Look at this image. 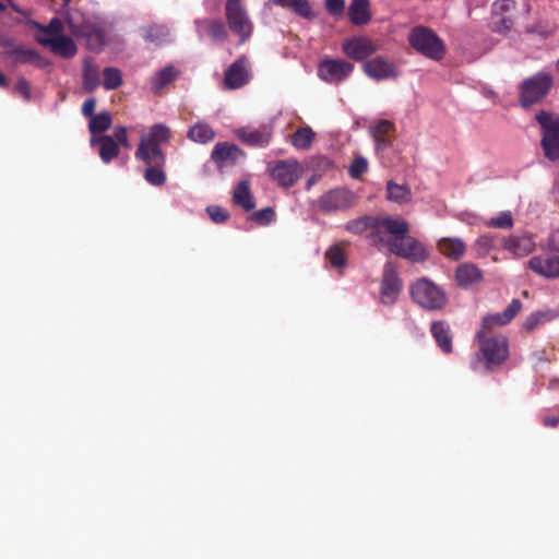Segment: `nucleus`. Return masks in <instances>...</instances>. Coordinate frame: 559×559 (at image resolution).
I'll list each match as a JSON object with an SVG mask.
<instances>
[{
    "label": "nucleus",
    "instance_id": "nucleus-25",
    "mask_svg": "<svg viewBox=\"0 0 559 559\" xmlns=\"http://www.w3.org/2000/svg\"><path fill=\"white\" fill-rule=\"evenodd\" d=\"M91 144L98 145L99 157L105 164H109L120 153L118 143L110 135L92 136Z\"/></svg>",
    "mask_w": 559,
    "mask_h": 559
},
{
    "label": "nucleus",
    "instance_id": "nucleus-5",
    "mask_svg": "<svg viewBox=\"0 0 559 559\" xmlns=\"http://www.w3.org/2000/svg\"><path fill=\"white\" fill-rule=\"evenodd\" d=\"M536 121L542 128V147L544 155L551 162L559 160V117L548 111H539Z\"/></svg>",
    "mask_w": 559,
    "mask_h": 559
},
{
    "label": "nucleus",
    "instance_id": "nucleus-10",
    "mask_svg": "<svg viewBox=\"0 0 559 559\" xmlns=\"http://www.w3.org/2000/svg\"><path fill=\"white\" fill-rule=\"evenodd\" d=\"M354 66L343 59H324L318 66L319 78L330 84H338L346 80Z\"/></svg>",
    "mask_w": 559,
    "mask_h": 559
},
{
    "label": "nucleus",
    "instance_id": "nucleus-27",
    "mask_svg": "<svg viewBox=\"0 0 559 559\" xmlns=\"http://www.w3.org/2000/svg\"><path fill=\"white\" fill-rule=\"evenodd\" d=\"M4 55L13 58V61L17 64H34L38 68L46 66V62L40 55L32 48L15 46L13 49L7 50Z\"/></svg>",
    "mask_w": 559,
    "mask_h": 559
},
{
    "label": "nucleus",
    "instance_id": "nucleus-16",
    "mask_svg": "<svg viewBox=\"0 0 559 559\" xmlns=\"http://www.w3.org/2000/svg\"><path fill=\"white\" fill-rule=\"evenodd\" d=\"M369 133L374 141L376 151L380 153L392 146L396 136V128L392 121L380 119L369 127Z\"/></svg>",
    "mask_w": 559,
    "mask_h": 559
},
{
    "label": "nucleus",
    "instance_id": "nucleus-1",
    "mask_svg": "<svg viewBox=\"0 0 559 559\" xmlns=\"http://www.w3.org/2000/svg\"><path fill=\"white\" fill-rule=\"evenodd\" d=\"M408 223L403 218L384 217L377 222L373 241L385 245L390 252L413 262H423L428 254L425 247L407 235Z\"/></svg>",
    "mask_w": 559,
    "mask_h": 559
},
{
    "label": "nucleus",
    "instance_id": "nucleus-38",
    "mask_svg": "<svg viewBox=\"0 0 559 559\" xmlns=\"http://www.w3.org/2000/svg\"><path fill=\"white\" fill-rule=\"evenodd\" d=\"M169 29L165 25L154 24L145 28L144 38L146 41L157 46L168 41Z\"/></svg>",
    "mask_w": 559,
    "mask_h": 559
},
{
    "label": "nucleus",
    "instance_id": "nucleus-11",
    "mask_svg": "<svg viewBox=\"0 0 559 559\" xmlns=\"http://www.w3.org/2000/svg\"><path fill=\"white\" fill-rule=\"evenodd\" d=\"M402 290V280L395 266L386 263L383 269L382 278L380 283V301L385 306L393 305Z\"/></svg>",
    "mask_w": 559,
    "mask_h": 559
},
{
    "label": "nucleus",
    "instance_id": "nucleus-19",
    "mask_svg": "<svg viewBox=\"0 0 559 559\" xmlns=\"http://www.w3.org/2000/svg\"><path fill=\"white\" fill-rule=\"evenodd\" d=\"M527 265L540 277L559 278V255H535L528 260Z\"/></svg>",
    "mask_w": 559,
    "mask_h": 559
},
{
    "label": "nucleus",
    "instance_id": "nucleus-48",
    "mask_svg": "<svg viewBox=\"0 0 559 559\" xmlns=\"http://www.w3.org/2000/svg\"><path fill=\"white\" fill-rule=\"evenodd\" d=\"M368 169V163L362 156L354 158L349 166V175L352 178H359Z\"/></svg>",
    "mask_w": 559,
    "mask_h": 559
},
{
    "label": "nucleus",
    "instance_id": "nucleus-17",
    "mask_svg": "<svg viewBox=\"0 0 559 559\" xmlns=\"http://www.w3.org/2000/svg\"><path fill=\"white\" fill-rule=\"evenodd\" d=\"M135 158L146 166L143 177L147 183L162 187L166 182V156H135Z\"/></svg>",
    "mask_w": 559,
    "mask_h": 559
},
{
    "label": "nucleus",
    "instance_id": "nucleus-9",
    "mask_svg": "<svg viewBox=\"0 0 559 559\" xmlns=\"http://www.w3.org/2000/svg\"><path fill=\"white\" fill-rule=\"evenodd\" d=\"M354 200L355 197L352 191L345 188H336L322 194L317 201V206L321 212L329 214L349 209Z\"/></svg>",
    "mask_w": 559,
    "mask_h": 559
},
{
    "label": "nucleus",
    "instance_id": "nucleus-54",
    "mask_svg": "<svg viewBox=\"0 0 559 559\" xmlns=\"http://www.w3.org/2000/svg\"><path fill=\"white\" fill-rule=\"evenodd\" d=\"M547 248L550 251L559 252V229L551 231L548 236Z\"/></svg>",
    "mask_w": 559,
    "mask_h": 559
},
{
    "label": "nucleus",
    "instance_id": "nucleus-50",
    "mask_svg": "<svg viewBox=\"0 0 559 559\" xmlns=\"http://www.w3.org/2000/svg\"><path fill=\"white\" fill-rule=\"evenodd\" d=\"M14 92L21 95L25 100L31 99V85L24 78H19L14 85Z\"/></svg>",
    "mask_w": 559,
    "mask_h": 559
},
{
    "label": "nucleus",
    "instance_id": "nucleus-33",
    "mask_svg": "<svg viewBox=\"0 0 559 559\" xmlns=\"http://www.w3.org/2000/svg\"><path fill=\"white\" fill-rule=\"evenodd\" d=\"M233 201L236 205L241 206L247 212L254 209L255 202L250 191L249 181L241 180L237 183L234 188Z\"/></svg>",
    "mask_w": 559,
    "mask_h": 559
},
{
    "label": "nucleus",
    "instance_id": "nucleus-34",
    "mask_svg": "<svg viewBox=\"0 0 559 559\" xmlns=\"http://www.w3.org/2000/svg\"><path fill=\"white\" fill-rule=\"evenodd\" d=\"M187 138L192 142L206 144L214 140L215 132L209 123L198 121L189 128Z\"/></svg>",
    "mask_w": 559,
    "mask_h": 559
},
{
    "label": "nucleus",
    "instance_id": "nucleus-60",
    "mask_svg": "<svg viewBox=\"0 0 559 559\" xmlns=\"http://www.w3.org/2000/svg\"><path fill=\"white\" fill-rule=\"evenodd\" d=\"M7 9V7L0 2V11H4Z\"/></svg>",
    "mask_w": 559,
    "mask_h": 559
},
{
    "label": "nucleus",
    "instance_id": "nucleus-31",
    "mask_svg": "<svg viewBox=\"0 0 559 559\" xmlns=\"http://www.w3.org/2000/svg\"><path fill=\"white\" fill-rule=\"evenodd\" d=\"M82 78L85 92L92 93L99 86V68L92 58L84 59Z\"/></svg>",
    "mask_w": 559,
    "mask_h": 559
},
{
    "label": "nucleus",
    "instance_id": "nucleus-13",
    "mask_svg": "<svg viewBox=\"0 0 559 559\" xmlns=\"http://www.w3.org/2000/svg\"><path fill=\"white\" fill-rule=\"evenodd\" d=\"M343 52L354 61H366V59L377 52V45L368 37L356 36L347 38L342 44Z\"/></svg>",
    "mask_w": 559,
    "mask_h": 559
},
{
    "label": "nucleus",
    "instance_id": "nucleus-30",
    "mask_svg": "<svg viewBox=\"0 0 559 559\" xmlns=\"http://www.w3.org/2000/svg\"><path fill=\"white\" fill-rule=\"evenodd\" d=\"M179 75L174 66H167L156 72L151 80V88L154 94L160 95L166 86L173 83Z\"/></svg>",
    "mask_w": 559,
    "mask_h": 559
},
{
    "label": "nucleus",
    "instance_id": "nucleus-26",
    "mask_svg": "<svg viewBox=\"0 0 559 559\" xmlns=\"http://www.w3.org/2000/svg\"><path fill=\"white\" fill-rule=\"evenodd\" d=\"M236 136L249 146L264 147L270 143L271 132L266 129L240 128L236 130Z\"/></svg>",
    "mask_w": 559,
    "mask_h": 559
},
{
    "label": "nucleus",
    "instance_id": "nucleus-18",
    "mask_svg": "<svg viewBox=\"0 0 559 559\" xmlns=\"http://www.w3.org/2000/svg\"><path fill=\"white\" fill-rule=\"evenodd\" d=\"M362 69L367 76L376 81L395 79L399 75L395 64L383 57H374L365 61Z\"/></svg>",
    "mask_w": 559,
    "mask_h": 559
},
{
    "label": "nucleus",
    "instance_id": "nucleus-23",
    "mask_svg": "<svg viewBox=\"0 0 559 559\" xmlns=\"http://www.w3.org/2000/svg\"><path fill=\"white\" fill-rule=\"evenodd\" d=\"M522 309V302L519 299H512L510 305L499 313L484 317L480 331L491 329L492 326L506 325L511 322Z\"/></svg>",
    "mask_w": 559,
    "mask_h": 559
},
{
    "label": "nucleus",
    "instance_id": "nucleus-45",
    "mask_svg": "<svg viewBox=\"0 0 559 559\" xmlns=\"http://www.w3.org/2000/svg\"><path fill=\"white\" fill-rule=\"evenodd\" d=\"M514 25V19L512 15H500L493 17L492 31L499 34H507L511 31Z\"/></svg>",
    "mask_w": 559,
    "mask_h": 559
},
{
    "label": "nucleus",
    "instance_id": "nucleus-62",
    "mask_svg": "<svg viewBox=\"0 0 559 559\" xmlns=\"http://www.w3.org/2000/svg\"><path fill=\"white\" fill-rule=\"evenodd\" d=\"M71 0H63L64 2V5H68L70 3Z\"/></svg>",
    "mask_w": 559,
    "mask_h": 559
},
{
    "label": "nucleus",
    "instance_id": "nucleus-3",
    "mask_svg": "<svg viewBox=\"0 0 559 559\" xmlns=\"http://www.w3.org/2000/svg\"><path fill=\"white\" fill-rule=\"evenodd\" d=\"M479 344L477 360L485 364L487 369L501 365L509 356L508 340L503 335H489L485 331L476 333Z\"/></svg>",
    "mask_w": 559,
    "mask_h": 559
},
{
    "label": "nucleus",
    "instance_id": "nucleus-36",
    "mask_svg": "<svg viewBox=\"0 0 559 559\" xmlns=\"http://www.w3.org/2000/svg\"><path fill=\"white\" fill-rule=\"evenodd\" d=\"M111 123L112 119L110 114L108 111H103L97 115H94L91 118L88 123V130L92 136L103 135L102 133L108 130Z\"/></svg>",
    "mask_w": 559,
    "mask_h": 559
},
{
    "label": "nucleus",
    "instance_id": "nucleus-2",
    "mask_svg": "<svg viewBox=\"0 0 559 559\" xmlns=\"http://www.w3.org/2000/svg\"><path fill=\"white\" fill-rule=\"evenodd\" d=\"M413 301L425 310L439 311L448 304V294L428 277H420L409 288Z\"/></svg>",
    "mask_w": 559,
    "mask_h": 559
},
{
    "label": "nucleus",
    "instance_id": "nucleus-51",
    "mask_svg": "<svg viewBox=\"0 0 559 559\" xmlns=\"http://www.w3.org/2000/svg\"><path fill=\"white\" fill-rule=\"evenodd\" d=\"M38 28L47 34L61 35L63 24L58 17H53L47 26L37 25Z\"/></svg>",
    "mask_w": 559,
    "mask_h": 559
},
{
    "label": "nucleus",
    "instance_id": "nucleus-42",
    "mask_svg": "<svg viewBox=\"0 0 559 559\" xmlns=\"http://www.w3.org/2000/svg\"><path fill=\"white\" fill-rule=\"evenodd\" d=\"M122 84L121 71L117 68H105L104 69V81L103 86L108 90H116Z\"/></svg>",
    "mask_w": 559,
    "mask_h": 559
},
{
    "label": "nucleus",
    "instance_id": "nucleus-47",
    "mask_svg": "<svg viewBox=\"0 0 559 559\" xmlns=\"http://www.w3.org/2000/svg\"><path fill=\"white\" fill-rule=\"evenodd\" d=\"M206 213L209 214L212 222L215 224H223L229 218V213L226 209L218 205H210L206 207Z\"/></svg>",
    "mask_w": 559,
    "mask_h": 559
},
{
    "label": "nucleus",
    "instance_id": "nucleus-58",
    "mask_svg": "<svg viewBox=\"0 0 559 559\" xmlns=\"http://www.w3.org/2000/svg\"><path fill=\"white\" fill-rule=\"evenodd\" d=\"M9 86V80L4 74L0 73V87L7 88Z\"/></svg>",
    "mask_w": 559,
    "mask_h": 559
},
{
    "label": "nucleus",
    "instance_id": "nucleus-15",
    "mask_svg": "<svg viewBox=\"0 0 559 559\" xmlns=\"http://www.w3.org/2000/svg\"><path fill=\"white\" fill-rule=\"evenodd\" d=\"M301 175V168L297 160H278L271 168V177L282 187L294 186Z\"/></svg>",
    "mask_w": 559,
    "mask_h": 559
},
{
    "label": "nucleus",
    "instance_id": "nucleus-43",
    "mask_svg": "<svg viewBox=\"0 0 559 559\" xmlns=\"http://www.w3.org/2000/svg\"><path fill=\"white\" fill-rule=\"evenodd\" d=\"M514 221L511 212H500L498 216L490 218L487 226L491 228L510 229L513 227Z\"/></svg>",
    "mask_w": 559,
    "mask_h": 559
},
{
    "label": "nucleus",
    "instance_id": "nucleus-29",
    "mask_svg": "<svg viewBox=\"0 0 559 559\" xmlns=\"http://www.w3.org/2000/svg\"><path fill=\"white\" fill-rule=\"evenodd\" d=\"M437 246L444 257L454 261L460 260L466 250L464 241L460 238H441Z\"/></svg>",
    "mask_w": 559,
    "mask_h": 559
},
{
    "label": "nucleus",
    "instance_id": "nucleus-6",
    "mask_svg": "<svg viewBox=\"0 0 559 559\" xmlns=\"http://www.w3.org/2000/svg\"><path fill=\"white\" fill-rule=\"evenodd\" d=\"M225 15L229 29L239 36V45L245 44L252 34V23L241 0H227Z\"/></svg>",
    "mask_w": 559,
    "mask_h": 559
},
{
    "label": "nucleus",
    "instance_id": "nucleus-14",
    "mask_svg": "<svg viewBox=\"0 0 559 559\" xmlns=\"http://www.w3.org/2000/svg\"><path fill=\"white\" fill-rule=\"evenodd\" d=\"M250 81L249 60L246 56H240L233 62L224 74V85L227 90H237L248 84Z\"/></svg>",
    "mask_w": 559,
    "mask_h": 559
},
{
    "label": "nucleus",
    "instance_id": "nucleus-61",
    "mask_svg": "<svg viewBox=\"0 0 559 559\" xmlns=\"http://www.w3.org/2000/svg\"><path fill=\"white\" fill-rule=\"evenodd\" d=\"M8 1L11 3L12 8H13L15 11H17V9L15 8V5L12 3V0H8Z\"/></svg>",
    "mask_w": 559,
    "mask_h": 559
},
{
    "label": "nucleus",
    "instance_id": "nucleus-37",
    "mask_svg": "<svg viewBox=\"0 0 559 559\" xmlns=\"http://www.w3.org/2000/svg\"><path fill=\"white\" fill-rule=\"evenodd\" d=\"M388 199L390 201L403 204L411 200L412 193L407 186L397 185L393 181L386 183Z\"/></svg>",
    "mask_w": 559,
    "mask_h": 559
},
{
    "label": "nucleus",
    "instance_id": "nucleus-12",
    "mask_svg": "<svg viewBox=\"0 0 559 559\" xmlns=\"http://www.w3.org/2000/svg\"><path fill=\"white\" fill-rule=\"evenodd\" d=\"M245 157L246 153L238 145L229 142L216 143L211 153V159L219 171L237 165Z\"/></svg>",
    "mask_w": 559,
    "mask_h": 559
},
{
    "label": "nucleus",
    "instance_id": "nucleus-32",
    "mask_svg": "<svg viewBox=\"0 0 559 559\" xmlns=\"http://www.w3.org/2000/svg\"><path fill=\"white\" fill-rule=\"evenodd\" d=\"M348 17L354 25H366L371 20L369 0H352Z\"/></svg>",
    "mask_w": 559,
    "mask_h": 559
},
{
    "label": "nucleus",
    "instance_id": "nucleus-35",
    "mask_svg": "<svg viewBox=\"0 0 559 559\" xmlns=\"http://www.w3.org/2000/svg\"><path fill=\"white\" fill-rule=\"evenodd\" d=\"M499 237L493 234L480 235L473 245V250L477 258H485L489 252L498 247Z\"/></svg>",
    "mask_w": 559,
    "mask_h": 559
},
{
    "label": "nucleus",
    "instance_id": "nucleus-57",
    "mask_svg": "<svg viewBox=\"0 0 559 559\" xmlns=\"http://www.w3.org/2000/svg\"><path fill=\"white\" fill-rule=\"evenodd\" d=\"M543 424L546 427H550V428L557 427L559 424V416H545L543 418Z\"/></svg>",
    "mask_w": 559,
    "mask_h": 559
},
{
    "label": "nucleus",
    "instance_id": "nucleus-21",
    "mask_svg": "<svg viewBox=\"0 0 559 559\" xmlns=\"http://www.w3.org/2000/svg\"><path fill=\"white\" fill-rule=\"evenodd\" d=\"M37 41L43 46L50 47L53 53L59 55L62 58H72L78 52V48L73 39L66 35L37 37Z\"/></svg>",
    "mask_w": 559,
    "mask_h": 559
},
{
    "label": "nucleus",
    "instance_id": "nucleus-59",
    "mask_svg": "<svg viewBox=\"0 0 559 559\" xmlns=\"http://www.w3.org/2000/svg\"><path fill=\"white\" fill-rule=\"evenodd\" d=\"M275 5L282 7L286 4V0H271Z\"/></svg>",
    "mask_w": 559,
    "mask_h": 559
},
{
    "label": "nucleus",
    "instance_id": "nucleus-40",
    "mask_svg": "<svg viewBox=\"0 0 559 559\" xmlns=\"http://www.w3.org/2000/svg\"><path fill=\"white\" fill-rule=\"evenodd\" d=\"M314 139V132L309 128H299L292 136V144L296 148H309Z\"/></svg>",
    "mask_w": 559,
    "mask_h": 559
},
{
    "label": "nucleus",
    "instance_id": "nucleus-22",
    "mask_svg": "<svg viewBox=\"0 0 559 559\" xmlns=\"http://www.w3.org/2000/svg\"><path fill=\"white\" fill-rule=\"evenodd\" d=\"M483 278V271L471 262L461 263L454 273L456 285L463 289H468L473 285L479 284Z\"/></svg>",
    "mask_w": 559,
    "mask_h": 559
},
{
    "label": "nucleus",
    "instance_id": "nucleus-44",
    "mask_svg": "<svg viewBox=\"0 0 559 559\" xmlns=\"http://www.w3.org/2000/svg\"><path fill=\"white\" fill-rule=\"evenodd\" d=\"M515 2L513 0H497L492 4V17L500 15H512L515 10Z\"/></svg>",
    "mask_w": 559,
    "mask_h": 559
},
{
    "label": "nucleus",
    "instance_id": "nucleus-4",
    "mask_svg": "<svg viewBox=\"0 0 559 559\" xmlns=\"http://www.w3.org/2000/svg\"><path fill=\"white\" fill-rule=\"evenodd\" d=\"M409 45L423 56L439 61L445 55L442 39L430 28L415 26L409 34Z\"/></svg>",
    "mask_w": 559,
    "mask_h": 559
},
{
    "label": "nucleus",
    "instance_id": "nucleus-63",
    "mask_svg": "<svg viewBox=\"0 0 559 559\" xmlns=\"http://www.w3.org/2000/svg\"><path fill=\"white\" fill-rule=\"evenodd\" d=\"M557 69L559 70V59L557 60Z\"/></svg>",
    "mask_w": 559,
    "mask_h": 559
},
{
    "label": "nucleus",
    "instance_id": "nucleus-55",
    "mask_svg": "<svg viewBox=\"0 0 559 559\" xmlns=\"http://www.w3.org/2000/svg\"><path fill=\"white\" fill-rule=\"evenodd\" d=\"M95 107H96V99L95 98H87L84 103H83V106H82V114L85 116V117H88V118H92L94 116V112H95Z\"/></svg>",
    "mask_w": 559,
    "mask_h": 559
},
{
    "label": "nucleus",
    "instance_id": "nucleus-8",
    "mask_svg": "<svg viewBox=\"0 0 559 559\" xmlns=\"http://www.w3.org/2000/svg\"><path fill=\"white\" fill-rule=\"evenodd\" d=\"M170 136V129L166 124H153L148 132L141 136L134 156H166L160 144L167 143Z\"/></svg>",
    "mask_w": 559,
    "mask_h": 559
},
{
    "label": "nucleus",
    "instance_id": "nucleus-52",
    "mask_svg": "<svg viewBox=\"0 0 559 559\" xmlns=\"http://www.w3.org/2000/svg\"><path fill=\"white\" fill-rule=\"evenodd\" d=\"M115 141L118 143L119 147L122 146L124 148H130V142L128 139V131L126 127H116L114 130Z\"/></svg>",
    "mask_w": 559,
    "mask_h": 559
},
{
    "label": "nucleus",
    "instance_id": "nucleus-49",
    "mask_svg": "<svg viewBox=\"0 0 559 559\" xmlns=\"http://www.w3.org/2000/svg\"><path fill=\"white\" fill-rule=\"evenodd\" d=\"M275 217V212L272 207H265L254 212L251 218L260 225L270 224Z\"/></svg>",
    "mask_w": 559,
    "mask_h": 559
},
{
    "label": "nucleus",
    "instance_id": "nucleus-24",
    "mask_svg": "<svg viewBox=\"0 0 559 559\" xmlns=\"http://www.w3.org/2000/svg\"><path fill=\"white\" fill-rule=\"evenodd\" d=\"M430 332L437 345L444 354H450L453 350V333L450 324L444 320L432 321L430 324Z\"/></svg>",
    "mask_w": 559,
    "mask_h": 559
},
{
    "label": "nucleus",
    "instance_id": "nucleus-56",
    "mask_svg": "<svg viewBox=\"0 0 559 559\" xmlns=\"http://www.w3.org/2000/svg\"><path fill=\"white\" fill-rule=\"evenodd\" d=\"M0 47L7 48L8 50L13 49L15 47L14 39L0 33Z\"/></svg>",
    "mask_w": 559,
    "mask_h": 559
},
{
    "label": "nucleus",
    "instance_id": "nucleus-7",
    "mask_svg": "<svg viewBox=\"0 0 559 559\" xmlns=\"http://www.w3.org/2000/svg\"><path fill=\"white\" fill-rule=\"evenodd\" d=\"M552 84V76L546 72H538L526 79L521 84V105L526 108L540 102L548 94Z\"/></svg>",
    "mask_w": 559,
    "mask_h": 559
},
{
    "label": "nucleus",
    "instance_id": "nucleus-46",
    "mask_svg": "<svg viewBox=\"0 0 559 559\" xmlns=\"http://www.w3.org/2000/svg\"><path fill=\"white\" fill-rule=\"evenodd\" d=\"M325 258L333 267H341L346 262L345 254L338 246L331 247L325 252Z\"/></svg>",
    "mask_w": 559,
    "mask_h": 559
},
{
    "label": "nucleus",
    "instance_id": "nucleus-53",
    "mask_svg": "<svg viewBox=\"0 0 559 559\" xmlns=\"http://www.w3.org/2000/svg\"><path fill=\"white\" fill-rule=\"evenodd\" d=\"M325 8L332 15H340L344 10V0H325Z\"/></svg>",
    "mask_w": 559,
    "mask_h": 559
},
{
    "label": "nucleus",
    "instance_id": "nucleus-39",
    "mask_svg": "<svg viewBox=\"0 0 559 559\" xmlns=\"http://www.w3.org/2000/svg\"><path fill=\"white\" fill-rule=\"evenodd\" d=\"M555 316L552 314V311L546 310V311H535L532 312L524 321L523 328L526 331H534L537 326L540 324H544L550 320H552Z\"/></svg>",
    "mask_w": 559,
    "mask_h": 559
},
{
    "label": "nucleus",
    "instance_id": "nucleus-28",
    "mask_svg": "<svg viewBox=\"0 0 559 559\" xmlns=\"http://www.w3.org/2000/svg\"><path fill=\"white\" fill-rule=\"evenodd\" d=\"M197 26L200 31L206 32L212 40L222 43L228 37V32L221 20L204 19L197 21Z\"/></svg>",
    "mask_w": 559,
    "mask_h": 559
},
{
    "label": "nucleus",
    "instance_id": "nucleus-41",
    "mask_svg": "<svg viewBox=\"0 0 559 559\" xmlns=\"http://www.w3.org/2000/svg\"><path fill=\"white\" fill-rule=\"evenodd\" d=\"M283 8L290 9L297 15L312 20L314 17V13L308 0H286V4Z\"/></svg>",
    "mask_w": 559,
    "mask_h": 559
},
{
    "label": "nucleus",
    "instance_id": "nucleus-20",
    "mask_svg": "<svg viewBox=\"0 0 559 559\" xmlns=\"http://www.w3.org/2000/svg\"><path fill=\"white\" fill-rule=\"evenodd\" d=\"M502 247L515 257H526L535 249L534 236L532 234L511 235L502 239Z\"/></svg>",
    "mask_w": 559,
    "mask_h": 559
}]
</instances>
